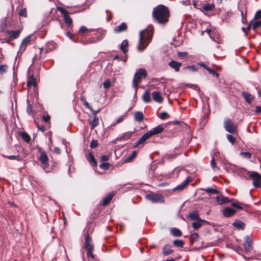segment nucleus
I'll list each match as a JSON object with an SVG mask.
<instances>
[{"label":"nucleus","mask_w":261,"mask_h":261,"mask_svg":"<svg viewBox=\"0 0 261 261\" xmlns=\"http://www.w3.org/2000/svg\"><path fill=\"white\" fill-rule=\"evenodd\" d=\"M92 31V30L88 29L84 25L81 27L79 30V34L81 36L80 42L84 45L92 44L102 39V35L97 33H94L92 35L91 33Z\"/></svg>","instance_id":"1"},{"label":"nucleus","mask_w":261,"mask_h":261,"mask_svg":"<svg viewBox=\"0 0 261 261\" xmlns=\"http://www.w3.org/2000/svg\"><path fill=\"white\" fill-rule=\"evenodd\" d=\"M152 17L154 20L160 24L166 23L168 22L170 17L169 10L166 6L159 5L153 8Z\"/></svg>","instance_id":"2"},{"label":"nucleus","mask_w":261,"mask_h":261,"mask_svg":"<svg viewBox=\"0 0 261 261\" xmlns=\"http://www.w3.org/2000/svg\"><path fill=\"white\" fill-rule=\"evenodd\" d=\"M153 34V28L152 27H149L140 32L138 45V49L139 51L142 52L146 48L152 39Z\"/></svg>","instance_id":"3"},{"label":"nucleus","mask_w":261,"mask_h":261,"mask_svg":"<svg viewBox=\"0 0 261 261\" xmlns=\"http://www.w3.org/2000/svg\"><path fill=\"white\" fill-rule=\"evenodd\" d=\"M146 70L144 68L139 69L134 75L133 86L135 88V93H137L139 84L141 82L142 79L147 76Z\"/></svg>","instance_id":"4"},{"label":"nucleus","mask_w":261,"mask_h":261,"mask_svg":"<svg viewBox=\"0 0 261 261\" xmlns=\"http://www.w3.org/2000/svg\"><path fill=\"white\" fill-rule=\"evenodd\" d=\"M38 152L40 154L39 157L38 158V161L41 163L42 167L46 172H49V158L45 150H43L41 147L37 148Z\"/></svg>","instance_id":"5"},{"label":"nucleus","mask_w":261,"mask_h":261,"mask_svg":"<svg viewBox=\"0 0 261 261\" xmlns=\"http://www.w3.org/2000/svg\"><path fill=\"white\" fill-rule=\"evenodd\" d=\"M247 171L249 177L253 180V186L255 188H259L261 186V175L256 171Z\"/></svg>","instance_id":"6"},{"label":"nucleus","mask_w":261,"mask_h":261,"mask_svg":"<svg viewBox=\"0 0 261 261\" xmlns=\"http://www.w3.org/2000/svg\"><path fill=\"white\" fill-rule=\"evenodd\" d=\"M145 198L151 201L153 203H164V197L161 194L154 193L145 195Z\"/></svg>","instance_id":"7"},{"label":"nucleus","mask_w":261,"mask_h":261,"mask_svg":"<svg viewBox=\"0 0 261 261\" xmlns=\"http://www.w3.org/2000/svg\"><path fill=\"white\" fill-rule=\"evenodd\" d=\"M224 127L229 133L234 134L237 132V126L234 124L230 119H228L224 121Z\"/></svg>","instance_id":"8"},{"label":"nucleus","mask_w":261,"mask_h":261,"mask_svg":"<svg viewBox=\"0 0 261 261\" xmlns=\"http://www.w3.org/2000/svg\"><path fill=\"white\" fill-rule=\"evenodd\" d=\"M31 38L32 35H30L22 40L19 47L21 51H24L26 49L27 46L31 44Z\"/></svg>","instance_id":"9"},{"label":"nucleus","mask_w":261,"mask_h":261,"mask_svg":"<svg viewBox=\"0 0 261 261\" xmlns=\"http://www.w3.org/2000/svg\"><path fill=\"white\" fill-rule=\"evenodd\" d=\"M164 130L163 124L158 125L156 127L153 128L151 130L148 131L147 133L151 137L152 136L158 135L162 133Z\"/></svg>","instance_id":"10"},{"label":"nucleus","mask_w":261,"mask_h":261,"mask_svg":"<svg viewBox=\"0 0 261 261\" xmlns=\"http://www.w3.org/2000/svg\"><path fill=\"white\" fill-rule=\"evenodd\" d=\"M193 180L192 178L190 176H188L186 179L180 184L174 188L173 190L176 191H181L185 188L187 185Z\"/></svg>","instance_id":"11"},{"label":"nucleus","mask_w":261,"mask_h":261,"mask_svg":"<svg viewBox=\"0 0 261 261\" xmlns=\"http://www.w3.org/2000/svg\"><path fill=\"white\" fill-rule=\"evenodd\" d=\"M223 215L225 217H231L235 215L236 211L230 207H226L223 210Z\"/></svg>","instance_id":"12"},{"label":"nucleus","mask_w":261,"mask_h":261,"mask_svg":"<svg viewBox=\"0 0 261 261\" xmlns=\"http://www.w3.org/2000/svg\"><path fill=\"white\" fill-rule=\"evenodd\" d=\"M216 200L219 204L222 205L231 201L232 199H229L228 197H225L223 195L221 194L217 196Z\"/></svg>","instance_id":"13"},{"label":"nucleus","mask_w":261,"mask_h":261,"mask_svg":"<svg viewBox=\"0 0 261 261\" xmlns=\"http://www.w3.org/2000/svg\"><path fill=\"white\" fill-rule=\"evenodd\" d=\"M128 29L127 24L125 22H122L120 24L116 26L114 28V32L116 33H120L126 31Z\"/></svg>","instance_id":"14"},{"label":"nucleus","mask_w":261,"mask_h":261,"mask_svg":"<svg viewBox=\"0 0 261 261\" xmlns=\"http://www.w3.org/2000/svg\"><path fill=\"white\" fill-rule=\"evenodd\" d=\"M150 138V136L148 134V133L146 132L140 138V139L136 143V144L134 145V147L137 148L139 147L140 145H143L144 142L149 138Z\"/></svg>","instance_id":"15"},{"label":"nucleus","mask_w":261,"mask_h":261,"mask_svg":"<svg viewBox=\"0 0 261 261\" xmlns=\"http://www.w3.org/2000/svg\"><path fill=\"white\" fill-rule=\"evenodd\" d=\"M182 64L177 62L174 60H171L169 63L168 65L172 69H174L175 72H178L180 70V67L181 66Z\"/></svg>","instance_id":"16"},{"label":"nucleus","mask_w":261,"mask_h":261,"mask_svg":"<svg viewBox=\"0 0 261 261\" xmlns=\"http://www.w3.org/2000/svg\"><path fill=\"white\" fill-rule=\"evenodd\" d=\"M87 160L91 165L93 167H96L97 166V162L94 158L93 153L91 151L89 153V155L87 158Z\"/></svg>","instance_id":"17"},{"label":"nucleus","mask_w":261,"mask_h":261,"mask_svg":"<svg viewBox=\"0 0 261 261\" xmlns=\"http://www.w3.org/2000/svg\"><path fill=\"white\" fill-rule=\"evenodd\" d=\"M6 32L9 35V37H11V39H15L19 37L21 31H10L9 30H7Z\"/></svg>","instance_id":"18"},{"label":"nucleus","mask_w":261,"mask_h":261,"mask_svg":"<svg viewBox=\"0 0 261 261\" xmlns=\"http://www.w3.org/2000/svg\"><path fill=\"white\" fill-rule=\"evenodd\" d=\"M153 99L159 103H161L163 101V97L161 95L159 92L154 91L152 93Z\"/></svg>","instance_id":"19"},{"label":"nucleus","mask_w":261,"mask_h":261,"mask_svg":"<svg viewBox=\"0 0 261 261\" xmlns=\"http://www.w3.org/2000/svg\"><path fill=\"white\" fill-rule=\"evenodd\" d=\"M242 95L248 103H251L254 98L250 93L245 91L242 93Z\"/></svg>","instance_id":"20"},{"label":"nucleus","mask_w":261,"mask_h":261,"mask_svg":"<svg viewBox=\"0 0 261 261\" xmlns=\"http://www.w3.org/2000/svg\"><path fill=\"white\" fill-rule=\"evenodd\" d=\"M134 119L139 122H141L144 119V116L143 113L141 111H137L134 113Z\"/></svg>","instance_id":"21"},{"label":"nucleus","mask_w":261,"mask_h":261,"mask_svg":"<svg viewBox=\"0 0 261 261\" xmlns=\"http://www.w3.org/2000/svg\"><path fill=\"white\" fill-rule=\"evenodd\" d=\"M232 225L238 229L243 230L245 228V224L240 220H236L232 223Z\"/></svg>","instance_id":"22"},{"label":"nucleus","mask_w":261,"mask_h":261,"mask_svg":"<svg viewBox=\"0 0 261 261\" xmlns=\"http://www.w3.org/2000/svg\"><path fill=\"white\" fill-rule=\"evenodd\" d=\"M252 241L251 239L249 237H246L245 238V249L249 251L252 249Z\"/></svg>","instance_id":"23"},{"label":"nucleus","mask_w":261,"mask_h":261,"mask_svg":"<svg viewBox=\"0 0 261 261\" xmlns=\"http://www.w3.org/2000/svg\"><path fill=\"white\" fill-rule=\"evenodd\" d=\"M163 253L164 255H168L173 252V250L171 249V246L167 244L164 246L162 249Z\"/></svg>","instance_id":"24"},{"label":"nucleus","mask_w":261,"mask_h":261,"mask_svg":"<svg viewBox=\"0 0 261 261\" xmlns=\"http://www.w3.org/2000/svg\"><path fill=\"white\" fill-rule=\"evenodd\" d=\"M142 98L144 102L149 103L151 101L149 90H147L143 93Z\"/></svg>","instance_id":"25"},{"label":"nucleus","mask_w":261,"mask_h":261,"mask_svg":"<svg viewBox=\"0 0 261 261\" xmlns=\"http://www.w3.org/2000/svg\"><path fill=\"white\" fill-rule=\"evenodd\" d=\"M114 197V194L113 193H109L107 196H106L103 199L102 202V205L103 206L108 205L113 197Z\"/></svg>","instance_id":"26"},{"label":"nucleus","mask_w":261,"mask_h":261,"mask_svg":"<svg viewBox=\"0 0 261 261\" xmlns=\"http://www.w3.org/2000/svg\"><path fill=\"white\" fill-rule=\"evenodd\" d=\"M91 129H93L99 124V118L98 116H93V119L89 122Z\"/></svg>","instance_id":"27"},{"label":"nucleus","mask_w":261,"mask_h":261,"mask_svg":"<svg viewBox=\"0 0 261 261\" xmlns=\"http://www.w3.org/2000/svg\"><path fill=\"white\" fill-rule=\"evenodd\" d=\"M37 85L36 81L33 75H30L27 81V86L28 88L31 87L32 86L36 87Z\"/></svg>","instance_id":"28"},{"label":"nucleus","mask_w":261,"mask_h":261,"mask_svg":"<svg viewBox=\"0 0 261 261\" xmlns=\"http://www.w3.org/2000/svg\"><path fill=\"white\" fill-rule=\"evenodd\" d=\"M128 45V40L125 39L124 40L121 44L120 49L123 51V53L125 54L127 53L128 49L126 48Z\"/></svg>","instance_id":"29"},{"label":"nucleus","mask_w":261,"mask_h":261,"mask_svg":"<svg viewBox=\"0 0 261 261\" xmlns=\"http://www.w3.org/2000/svg\"><path fill=\"white\" fill-rule=\"evenodd\" d=\"M85 248L87 250V255L88 257H91L92 259L94 258L93 251L94 250V246L89 247H85Z\"/></svg>","instance_id":"30"},{"label":"nucleus","mask_w":261,"mask_h":261,"mask_svg":"<svg viewBox=\"0 0 261 261\" xmlns=\"http://www.w3.org/2000/svg\"><path fill=\"white\" fill-rule=\"evenodd\" d=\"M137 152L136 150H134L133 152L128 155V157L124 159V163H129L131 162L133 160L136 156Z\"/></svg>","instance_id":"31"},{"label":"nucleus","mask_w":261,"mask_h":261,"mask_svg":"<svg viewBox=\"0 0 261 261\" xmlns=\"http://www.w3.org/2000/svg\"><path fill=\"white\" fill-rule=\"evenodd\" d=\"M19 135L21 136V138L27 143H29L31 141V137L30 135L26 132H21L19 133Z\"/></svg>","instance_id":"32"},{"label":"nucleus","mask_w":261,"mask_h":261,"mask_svg":"<svg viewBox=\"0 0 261 261\" xmlns=\"http://www.w3.org/2000/svg\"><path fill=\"white\" fill-rule=\"evenodd\" d=\"M203 190L208 193L210 196L212 195L213 194H218L220 192L218 190L210 187L204 189Z\"/></svg>","instance_id":"33"},{"label":"nucleus","mask_w":261,"mask_h":261,"mask_svg":"<svg viewBox=\"0 0 261 261\" xmlns=\"http://www.w3.org/2000/svg\"><path fill=\"white\" fill-rule=\"evenodd\" d=\"M134 134V132H128L124 133L120 137L118 138L117 139L118 140H126L130 138V137L133 135Z\"/></svg>","instance_id":"34"},{"label":"nucleus","mask_w":261,"mask_h":261,"mask_svg":"<svg viewBox=\"0 0 261 261\" xmlns=\"http://www.w3.org/2000/svg\"><path fill=\"white\" fill-rule=\"evenodd\" d=\"M188 217L192 220H200L199 214L197 211H194L189 214Z\"/></svg>","instance_id":"35"},{"label":"nucleus","mask_w":261,"mask_h":261,"mask_svg":"<svg viewBox=\"0 0 261 261\" xmlns=\"http://www.w3.org/2000/svg\"><path fill=\"white\" fill-rule=\"evenodd\" d=\"M91 242L92 238L89 234H87L85 236V247L93 246V245Z\"/></svg>","instance_id":"36"},{"label":"nucleus","mask_w":261,"mask_h":261,"mask_svg":"<svg viewBox=\"0 0 261 261\" xmlns=\"http://www.w3.org/2000/svg\"><path fill=\"white\" fill-rule=\"evenodd\" d=\"M205 221L203 220H202L200 219V220H196V221L192 223V227L195 229H198L199 228H200L202 225V223L204 222Z\"/></svg>","instance_id":"37"},{"label":"nucleus","mask_w":261,"mask_h":261,"mask_svg":"<svg viewBox=\"0 0 261 261\" xmlns=\"http://www.w3.org/2000/svg\"><path fill=\"white\" fill-rule=\"evenodd\" d=\"M211 39L219 44L221 43L222 42V40L221 38V36L218 34H216V33L213 34L212 38H211Z\"/></svg>","instance_id":"38"},{"label":"nucleus","mask_w":261,"mask_h":261,"mask_svg":"<svg viewBox=\"0 0 261 261\" xmlns=\"http://www.w3.org/2000/svg\"><path fill=\"white\" fill-rule=\"evenodd\" d=\"M185 244L184 241L182 240H175L173 242V244L177 247L182 248L184 246Z\"/></svg>","instance_id":"39"},{"label":"nucleus","mask_w":261,"mask_h":261,"mask_svg":"<svg viewBox=\"0 0 261 261\" xmlns=\"http://www.w3.org/2000/svg\"><path fill=\"white\" fill-rule=\"evenodd\" d=\"M199 238V235L197 232H194L190 236V242L191 244H193L194 242H197Z\"/></svg>","instance_id":"40"},{"label":"nucleus","mask_w":261,"mask_h":261,"mask_svg":"<svg viewBox=\"0 0 261 261\" xmlns=\"http://www.w3.org/2000/svg\"><path fill=\"white\" fill-rule=\"evenodd\" d=\"M171 233L174 237H181L182 236L181 231L177 228H173L171 230Z\"/></svg>","instance_id":"41"},{"label":"nucleus","mask_w":261,"mask_h":261,"mask_svg":"<svg viewBox=\"0 0 261 261\" xmlns=\"http://www.w3.org/2000/svg\"><path fill=\"white\" fill-rule=\"evenodd\" d=\"M202 8L205 11H210L214 9L215 6L213 4H207L203 6Z\"/></svg>","instance_id":"42"},{"label":"nucleus","mask_w":261,"mask_h":261,"mask_svg":"<svg viewBox=\"0 0 261 261\" xmlns=\"http://www.w3.org/2000/svg\"><path fill=\"white\" fill-rule=\"evenodd\" d=\"M231 206L235 207L236 208L239 209V210H243V205H245V204L242 203H239L238 202H232L231 204Z\"/></svg>","instance_id":"43"},{"label":"nucleus","mask_w":261,"mask_h":261,"mask_svg":"<svg viewBox=\"0 0 261 261\" xmlns=\"http://www.w3.org/2000/svg\"><path fill=\"white\" fill-rule=\"evenodd\" d=\"M65 22L68 26H70L72 24V20L69 14L65 15L64 17Z\"/></svg>","instance_id":"44"},{"label":"nucleus","mask_w":261,"mask_h":261,"mask_svg":"<svg viewBox=\"0 0 261 261\" xmlns=\"http://www.w3.org/2000/svg\"><path fill=\"white\" fill-rule=\"evenodd\" d=\"M211 166L214 171L219 170V168L216 165V163L214 158H212V159L211 161Z\"/></svg>","instance_id":"45"},{"label":"nucleus","mask_w":261,"mask_h":261,"mask_svg":"<svg viewBox=\"0 0 261 261\" xmlns=\"http://www.w3.org/2000/svg\"><path fill=\"white\" fill-rule=\"evenodd\" d=\"M26 111L29 115H31L32 116L34 115V112L32 110V107L30 103L28 104Z\"/></svg>","instance_id":"46"},{"label":"nucleus","mask_w":261,"mask_h":261,"mask_svg":"<svg viewBox=\"0 0 261 261\" xmlns=\"http://www.w3.org/2000/svg\"><path fill=\"white\" fill-rule=\"evenodd\" d=\"M6 158L9 160H16L18 161H20L21 160V157L20 155H7L6 156Z\"/></svg>","instance_id":"47"},{"label":"nucleus","mask_w":261,"mask_h":261,"mask_svg":"<svg viewBox=\"0 0 261 261\" xmlns=\"http://www.w3.org/2000/svg\"><path fill=\"white\" fill-rule=\"evenodd\" d=\"M110 164L107 162V163H102L101 164H100L99 165V168L101 169H103V170H108L110 168Z\"/></svg>","instance_id":"48"},{"label":"nucleus","mask_w":261,"mask_h":261,"mask_svg":"<svg viewBox=\"0 0 261 261\" xmlns=\"http://www.w3.org/2000/svg\"><path fill=\"white\" fill-rule=\"evenodd\" d=\"M169 117V115L165 111L162 112L160 113V118L162 120H165V119L168 118Z\"/></svg>","instance_id":"49"},{"label":"nucleus","mask_w":261,"mask_h":261,"mask_svg":"<svg viewBox=\"0 0 261 261\" xmlns=\"http://www.w3.org/2000/svg\"><path fill=\"white\" fill-rule=\"evenodd\" d=\"M226 137L230 143H231L232 145L234 144L236 139L234 137H233L231 135L227 134L226 135Z\"/></svg>","instance_id":"50"},{"label":"nucleus","mask_w":261,"mask_h":261,"mask_svg":"<svg viewBox=\"0 0 261 261\" xmlns=\"http://www.w3.org/2000/svg\"><path fill=\"white\" fill-rule=\"evenodd\" d=\"M18 14L20 16H22V17H27V9L26 8H23V9H21L19 13H18Z\"/></svg>","instance_id":"51"},{"label":"nucleus","mask_w":261,"mask_h":261,"mask_svg":"<svg viewBox=\"0 0 261 261\" xmlns=\"http://www.w3.org/2000/svg\"><path fill=\"white\" fill-rule=\"evenodd\" d=\"M261 26V20H258L253 22L252 29L256 30L257 28Z\"/></svg>","instance_id":"52"},{"label":"nucleus","mask_w":261,"mask_h":261,"mask_svg":"<svg viewBox=\"0 0 261 261\" xmlns=\"http://www.w3.org/2000/svg\"><path fill=\"white\" fill-rule=\"evenodd\" d=\"M185 69H188L191 71H196L198 70V68L195 65L187 66L185 67Z\"/></svg>","instance_id":"53"},{"label":"nucleus","mask_w":261,"mask_h":261,"mask_svg":"<svg viewBox=\"0 0 261 261\" xmlns=\"http://www.w3.org/2000/svg\"><path fill=\"white\" fill-rule=\"evenodd\" d=\"M8 69V66L6 65H2L0 66V74H3L6 72Z\"/></svg>","instance_id":"54"},{"label":"nucleus","mask_w":261,"mask_h":261,"mask_svg":"<svg viewBox=\"0 0 261 261\" xmlns=\"http://www.w3.org/2000/svg\"><path fill=\"white\" fill-rule=\"evenodd\" d=\"M177 56L180 59H184L188 56V53L187 52H180L177 53Z\"/></svg>","instance_id":"55"},{"label":"nucleus","mask_w":261,"mask_h":261,"mask_svg":"<svg viewBox=\"0 0 261 261\" xmlns=\"http://www.w3.org/2000/svg\"><path fill=\"white\" fill-rule=\"evenodd\" d=\"M126 116L127 115L125 114L119 117V118L116 120V122L115 123L114 125L122 122Z\"/></svg>","instance_id":"56"},{"label":"nucleus","mask_w":261,"mask_h":261,"mask_svg":"<svg viewBox=\"0 0 261 261\" xmlns=\"http://www.w3.org/2000/svg\"><path fill=\"white\" fill-rule=\"evenodd\" d=\"M98 145V141L96 140H93L90 143V147L91 148H96Z\"/></svg>","instance_id":"57"},{"label":"nucleus","mask_w":261,"mask_h":261,"mask_svg":"<svg viewBox=\"0 0 261 261\" xmlns=\"http://www.w3.org/2000/svg\"><path fill=\"white\" fill-rule=\"evenodd\" d=\"M241 155L247 159L251 158V154L249 152H242L240 153Z\"/></svg>","instance_id":"58"},{"label":"nucleus","mask_w":261,"mask_h":261,"mask_svg":"<svg viewBox=\"0 0 261 261\" xmlns=\"http://www.w3.org/2000/svg\"><path fill=\"white\" fill-rule=\"evenodd\" d=\"M260 18H261V10H258L257 11H256V12L254 15V18L252 20H253V21H254V20H257V19H259Z\"/></svg>","instance_id":"59"},{"label":"nucleus","mask_w":261,"mask_h":261,"mask_svg":"<svg viewBox=\"0 0 261 261\" xmlns=\"http://www.w3.org/2000/svg\"><path fill=\"white\" fill-rule=\"evenodd\" d=\"M103 88L106 89L109 88L111 87V82L109 79L107 80L103 83Z\"/></svg>","instance_id":"60"},{"label":"nucleus","mask_w":261,"mask_h":261,"mask_svg":"<svg viewBox=\"0 0 261 261\" xmlns=\"http://www.w3.org/2000/svg\"><path fill=\"white\" fill-rule=\"evenodd\" d=\"M207 71L210 74H212L214 76H215L216 77H218L219 76V74L218 73H217L216 71L211 69L210 68Z\"/></svg>","instance_id":"61"},{"label":"nucleus","mask_w":261,"mask_h":261,"mask_svg":"<svg viewBox=\"0 0 261 261\" xmlns=\"http://www.w3.org/2000/svg\"><path fill=\"white\" fill-rule=\"evenodd\" d=\"M50 117L49 115H47L46 116L43 115L42 116V120L45 123H50Z\"/></svg>","instance_id":"62"},{"label":"nucleus","mask_w":261,"mask_h":261,"mask_svg":"<svg viewBox=\"0 0 261 261\" xmlns=\"http://www.w3.org/2000/svg\"><path fill=\"white\" fill-rule=\"evenodd\" d=\"M67 36L68 37H69L71 39H72L73 40V41H74L75 42H79L78 40L73 39L74 35L73 34L71 33L70 32H67Z\"/></svg>","instance_id":"63"},{"label":"nucleus","mask_w":261,"mask_h":261,"mask_svg":"<svg viewBox=\"0 0 261 261\" xmlns=\"http://www.w3.org/2000/svg\"><path fill=\"white\" fill-rule=\"evenodd\" d=\"M255 113L256 115H259L261 114V107L256 106Z\"/></svg>","instance_id":"64"}]
</instances>
